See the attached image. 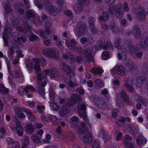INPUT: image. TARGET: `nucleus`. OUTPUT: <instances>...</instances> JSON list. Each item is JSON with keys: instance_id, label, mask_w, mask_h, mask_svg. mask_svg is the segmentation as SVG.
I'll return each mask as SVG.
<instances>
[{"instance_id": "4d7b16f0", "label": "nucleus", "mask_w": 148, "mask_h": 148, "mask_svg": "<svg viewBox=\"0 0 148 148\" xmlns=\"http://www.w3.org/2000/svg\"><path fill=\"white\" fill-rule=\"evenodd\" d=\"M122 135V133L121 132H119L116 138L117 140H119L121 139Z\"/></svg>"}, {"instance_id": "603ef678", "label": "nucleus", "mask_w": 148, "mask_h": 148, "mask_svg": "<svg viewBox=\"0 0 148 148\" xmlns=\"http://www.w3.org/2000/svg\"><path fill=\"white\" fill-rule=\"evenodd\" d=\"M41 119L43 121L45 124H47L48 121L47 120L46 118L44 116H42L41 117Z\"/></svg>"}, {"instance_id": "7ed1b4c3", "label": "nucleus", "mask_w": 148, "mask_h": 148, "mask_svg": "<svg viewBox=\"0 0 148 148\" xmlns=\"http://www.w3.org/2000/svg\"><path fill=\"white\" fill-rule=\"evenodd\" d=\"M105 39L101 38L97 43L96 48H94V46L91 45L87 46L83 51L82 56L84 57V59L88 62L91 61L92 55L96 51L95 49H98L101 47L103 48V46L105 45Z\"/></svg>"}, {"instance_id": "052dcab7", "label": "nucleus", "mask_w": 148, "mask_h": 148, "mask_svg": "<svg viewBox=\"0 0 148 148\" xmlns=\"http://www.w3.org/2000/svg\"><path fill=\"white\" fill-rule=\"evenodd\" d=\"M29 107L31 108H32L34 106V103L31 101H28L27 103Z\"/></svg>"}, {"instance_id": "e2e57ef3", "label": "nucleus", "mask_w": 148, "mask_h": 148, "mask_svg": "<svg viewBox=\"0 0 148 148\" xmlns=\"http://www.w3.org/2000/svg\"><path fill=\"white\" fill-rule=\"evenodd\" d=\"M86 107L84 105H81L80 107L78 108L79 110L80 109L81 110H84L85 109Z\"/></svg>"}, {"instance_id": "2eb2a0df", "label": "nucleus", "mask_w": 148, "mask_h": 148, "mask_svg": "<svg viewBox=\"0 0 148 148\" xmlns=\"http://www.w3.org/2000/svg\"><path fill=\"white\" fill-rule=\"evenodd\" d=\"M137 145L138 146H142L145 144L147 142L146 139L143 136H139L136 140Z\"/></svg>"}, {"instance_id": "bf43d9fd", "label": "nucleus", "mask_w": 148, "mask_h": 148, "mask_svg": "<svg viewBox=\"0 0 148 148\" xmlns=\"http://www.w3.org/2000/svg\"><path fill=\"white\" fill-rule=\"evenodd\" d=\"M65 14L68 16H70L72 14V12L70 10H67L65 12Z\"/></svg>"}, {"instance_id": "338daca9", "label": "nucleus", "mask_w": 148, "mask_h": 148, "mask_svg": "<svg viewBox=\"0 0 148 148\" xmlns=\"http://www.w3.org/2000/svg\"><path fill=\"white\" fill-rule=\"evenodd\" d=\"M82 58L80 57H77L76 58V62H79L81 61L82 60Z\"/></svg>"}, {"instance_id": "58836bf2", "label": "nucleus", "mask_w": 148, "mask_h": 148, "mask_svg": "<svg viewBox=\"0 0 148 148\" xmlns=\"http://www.w3.org/2000/svg\"><path fill=\"white\" fill-rule=\"evenodd\" d=\"M37 109L40 113H42L45 110V107L44 106L38 105L37 107Z\"/></svg>"}, {"instance_id": "dca6fc26", "label": "nucleus", "mask_w": 148, "mask_h": 148, "mask_svg": "<svg viewBox=\"0 0 148 148\" xmlns=\"http://www.w3.org/2000/svg\"><path fill=\"white\" fill-rule=\"evenodd\" d=\"M66 44L69 49L73 50H75V45L76 44V41L74 40H72L70 41L66 40Z\"/></svg>"}, {"instance_id": "f8f14e48", "label": "nucleus", "mask_w": 148, "mask_h": 148, "mask_svg": "<svg viewBox=\"0 0 148 148\" xmlns=\"http://www.w3.org/2000/svg\"><path fill=\"white\" fill-rule=\"evenodd\" d=\"M56 51H54L53 49H45L43 50V53L46 56L52 58H56L58 56V53H57Z\"/></svg>"}, {"instance_id": "a878e982", "label": "nucleus", "mask_w": 148, "mask_h": 148, "mask_svg": "<svg viewBox=\"0 0 148 148\" xmlns=\"http://www.w3.org/2000/svg\"><path fill=\"white\" fill-rule=\"evenodd\" d=\"M95 21V19L94 18H92L90 19L89 21V27L90 29L91 30V32H93V30L94 29V22Z\"/></svg>"}, {"instance_id": "69168bd1", "label": "nucleus", "mask_w": 148, "mask_h": 148, "mask_svg": "<svg viewBox=\"0 0 148 148\" xmlns=\"http://www.w3.org/2000/svg\"><path fill=\"white\" fill-rule=\"evenodd\" d=\"M56 132L58 134H61L62 132L61 128L60 127H58L56 129Z\"/></svg>"}, {"instance_id": "c85d7f7f", "label": "nucleus", "mask_w": 148, "mask_h": 148, "mask_svg": "<svg viewBox=\"0 0 148 148\" xmlns=\"http://www.w3.org/2000/svg\"><path fill=\"white\" fill-rule=\"evenodd\" d=\"M131 81L130 80L128 81L127 82V83L125 84V86L128 90H130L131 92H132L133 91V89L130 84H131Z\"/></svg>"}, {"instance_id": "49530a36", "label": "nucleus", "mask_w": 148, "mask_h": 148, "mask_svg": "<svg viewBox=\"0 0 148 148\" xmlns=\"http://www.w3.org/2000/svg\"><path fill=\"white\" fill-rule=\"evenodd\" d=\"M8 54L9 57L10 58H12V55L14 54V51L12 49H10L8 51Z\"/></svg>"}, {"instance_id": "0e129e2a", "label": "nucleus", "mask_w": 148, "mask_h": 148, "mask_svg": "<svg viewBox=\"0 0 148 148\" xmlns=\"http://www.w3.org/2000/svg\"><path fill=\"white\" fill-rule=\"evenodd\" d=\"M125 139L127 140H132V137L128 135H126L125 137Z\"/></svg>"}, {"instance_id": "393cba45", "label": "nucleus", "mask_w": 148, "mask_h": 148, "mask_svg": "<svg viewBox=\"0 0 148 148\" xmlns=\"http://www.w3.org/2000/svg\"><path fill=\"white\" fill-rule=\"evenodd\" d=\"M29 91H31L33 92L35 91V89L31 85H27L24 89V91L26 93H28Z\"/></svg>"}, {"instance_id": "9b49d317", "label": "nucleus", "mask_w": 148, "mask_h": 148, "mask_svg": "<svg viewBox=\"0 0 148 148\" xmlns=\"http://www.w3.org/2000/svg\"><path fill=\"white\" fill-rule=\"evenodd\" d=\"M89 2L90 0H78L79 4L74 6L75 12L77 13L79 12L81 10L82 6L88 5Z\"/></svg>"}, {"instance_id": "f704fd0d", "label": "nucleus", "mask_w": 148, "mask_h": 148, "mask_svg": "<svg viewBox=\"0 0 148 148\" xmlns=\"http://www.w3.org/2000/svg\"><path fill=\"white\" fill-rule=\"evenodd\" d=\"M32 139L35 143H38L40 142V138L37 137L36 135H33L32 137Z\"/></svg>"}, {"instance_id": "864d4df0", "label": "nucleus", "mask_w": 148, "mask_h": 148, "mask_svg": "<svg viewBox=\"0 0 148 148\" xmlns=\"http://www.w3.org/2000/svg\"><path fill=\"white\" fill-rule=\"evenodd\" d=\"M87 41V39L85 37H82L80 39V41L82 43H85Z\"/></svg>"}, {"instance_id": "f03ea898", "label": "nucleus", "mask_w": 148, "mask_h": 148, "mask_svg": "<svg viewBox=\"0 0 148 148\" xmlns=\"http://www.w3.org/2000/svg\"><path fill=\"white\" fill-rule=\"evenodd\" d=\"M81 99L80 97L75 94H73L71 95V99H67L65 103L60 108L56 103L50 102V108L53 110L59 109V114L60 116H63L68 113L71 108L75 103L77 100L79 101Z\"/></svg>"}, {"instance_id": "6ab92c4d", "label": "nucleus", "mask_w": 148, "mask_h": 148, "mask_svg": "<svg viewBox=\"0 0 148 148\" xmlns=\"http://www.w3.org/2000/svg\"><path fill=\"white\" fill-rule=\"evenodd\" d=\"M29 142L28 137L26 136H24L22 140V148H27L26 146L29 145Z\"/></svg>"}, {"instance_id": "39448f33", "label": "nucleus", "mask_w": 148, "mask_h": 148, "mask_svg": "<svg viewBox=\"0 0 148 148\" xmlns=\"http://www.w3.org/2000/svg\"><path fill=\"white\" fill-rule=\"evenodd\" d=\"M62 69L63 72L65 74H69L70 73H71V75H70V80L69 82V84L71 87H73L76 85V84L75 81H72V80L74 79V71L72 70L69 66L66 64L63 65L62 66Z\"/></svg>"}, {"instance_id": "5fc2aeb1", "label": "nucleus", "mask_w": 148, "mask_h": 148, "mask_svg": "<svg viewBox=\"0 0 148 148\" xmlns=\"http://www.w3.org/2000/svg\"><path fill=\"white\" fill-rule=\"evenodd\" d=\"M12 75L15 77H18V72L17 71H14L12 73Z\"/></svg>"}, {"instance_id": "f3484780", "label": "nucleus", "mask_w": 148, "mask_h": 148, "mask_svg": "<svg viewBox=\"0 0 148 148\" xmlns=\"http://www.w3.org/2000/svg\"><path fill=\"white\" fill-rule=\"evenodd\" d=\"M91 72L96 75H99L103 72V70L99 67H93L90 70Z\"/></svg>"}, {"instance_id": "9d476101", "label": "nucleus", "mask_w": 148, "mask_h": 148, "mask_svg": "<svg viewBox=\"0 0 148 148\" xmlns=\"http://www.w3.org/2000/svg\"><path fill=\"white\" fill-rule=\"evenodd\" d=\"M85 32V26L84 24L79 25L74 30L75 35L79 36L84 35Z\"/></svg>"}, {"instance_id": "cd10ccee", "label": "nucleus", "mask_w": 148, "mask_h": 148, "mask_svg": "<svg viewBox=\"0 0 148 148\" xmlns=\"http://www.w3.org/2000/svg\"><path fill=\"white\" fill-rule=\"evenodd\" d=\"M91 145L93 148H100V145L98 141L92 140Z\"/></svg>"}, {"instance_id": "5701e85b", "label": "nucleus", "mask_w": 148, "mask_h": 148, "mask_svg": "<svg viewBox=\"0 0 148 148\" xmlns=\"http://www.w3.org/2000/svg\"><path fill=\"white\" fill-rule=\"evenodd\" d=\"M63 57L64 58L66 59L68 61H69L71 63H73L75 62V60L72 55L69 54H66V55H63Z\"/></svg>"}, {"instance_id": "e433bc0d", "label": "nucleus", "mask_w": 148, "mask_h": 148, "mask_svg": "<svg viewBox=\"0 0 148 148\" xmlns=\"http://www.w3.org/2000/svg\"><path fill=\"white\" fill-rule=\"evenodd\" d=\"M108 14L107 12H103V16L102 17H100V19L101 20L106 21L108 19Z\"/></svg>"}, {"instance_id": "13d9d810", "label": "nucleus", "mask_w": 148, "mask_h": 148, "mask_svg": "<svg viewBox=\"0 0 148 148\" xmlns=\"http://www.w3.org/2000/svg\"><path fill=\"white\" fill-rule=\"evenodd\" d=\"M108 91L106 89H104L101 91V93L104 96H106L108 95Z\"/></svg>"}, {"instance_id": "6e6d98bb", "label": "nucleus", "mask_w": 148, "mask_h": 148, "mask_svg": "<svg viewBox=\"0 0 148 148\" xmlns=\"http://www.w3.org/2000/svg\"><path fill=\"white\" fill-rule=\"evenodd\" d=\"M77 92H79L80 94H82L84 93V90L82 88H78L77 89Z\"/></svg>"}, {"instance_id": "c03bdc74", "label": "nucleus", "mask_w": 148, "mask_h": 148, "mask_svg": "<svg viewBox=\"0 0 148 148\" xmlns=\"http://www.w3.org/2000/svg\"><path fill=\"white\" fill-rule=\"evenodd\" d=\"M49 119L50 120L53 122H56L57 120L56 117L53 115L50 116Z\"/></svg>"}, {"instance_id": "37998d69", "label": "nucleus", "mask_w": 148, "mask_h": 148, "mask_svg": "<svg viewBox=\"0 0 148 148\" xmlns=\"http://www.w3.org/2000/svg\"><path fill=\"white\" fill-rule=\"evenodd\" d=\"M121 55L120 53L118 54L117 57L119 60L122 59H124L126 58L125 54V53H123L122 54H121Z\"/></svg>"}, {"instance_id": "de8ad7c7", "label": "nucleus", "mask_w": 148, "mask_h": 148, "mask_svg": "<svg viewBox=\"0 0 148 148\" xmlns=\"http://www.w3.org/2000/svg\"><path fill=\"white\" fill-rule=\"evenodd\" d=\"M121 96L122 98H123L124 100H125V101L126 102H128V100L127 99V98H128L127 97L126 95L124 92L122 93Z\"/></svg>"}, {"instance_id": "ea45409f", "label": "nucleus", "mask_w": 148, "mask_h": 148, "mask_svg": "<svg viewBox=\"0 0 148 148\" xmlns=\"http://www.w3.org/2000/svg\"><path fill=\"white\" fill-rule=\"evenodd\" d=\"M6 143L8 145H10L14 143V140L12 138L8 137L6 139Z\"/></svg>"}, {"instance_id": "79ce46f5", "label": "nucleus", "mask_w": 148, "mask_h": 148, "mask_svg": "<svg viewBox=\"0 0 148 148\" xmlns=\"http://www.w3.org/2000/svg\"><path fill=\"white\" fill-rule=\"evenodd\" d=\"M16 115H18L20 118H24L25 117V115L22 113L21 111L19 110H18V111H17Z\"/></svg>"}, {"instance_id": "3c124183", "label": "nucleus", "mask_w": 148, "mask_h": 148, "mask_svg": "<svg viewBox=\"0 0 148 148\" xmlns=\"http://www.w3.org/2000/svg\"><path fill=\"white\" fill-rule=\"evenodd\" d=\"M37 38L36 36L34 35H32L30 36L29 39L31 41H33L36 40Z\"/></svg>"}, {"instance_id": "6e6552de", "label": "nucleus", "mask_w": 148, "mask_h": 148, "mask_svg": "<svg viewBox=\"0 0 148 148\" xmlns=\"http://www.w3.org/2000/svg\"><path fill=\"white\" fill-rule=\"evenodd\" d=\"M123 9L125 11H128L129 8L127 3H125L123 7L121 4H119L116 8L115 14L117 17L119 18L123 16V13L122 12Z\"/></svg>"}, {"instance_id": "a19ab883", "label": "nucleus", "mask_w": 148, "mask_h": 148, "mask_svg": "<svg viewBox=\"0 0 148 148\" xmlns=\"http://www.w3.org/2000/svg\"><path fill=\"white\" fill-rule=\"evenodd\" d=\"M124 144L127 148H133L134 147V145L131 143L125 142Z\"/></svg>"}, {"instance_id": "8fccbe9b", "label": "nucleus", "mask_w": 148, "mask_h": 148, "mask_svg": "<svg viewBox=\"0 0 148 148\" xmlns=\"http://www.w3.org/2000/svg\"><path fill=\"white\" fill-rule=\"evenodd\" d=\"M34 15L33 11L29 10L27 12V16L28 17L33 16Z\"/></svg>"}, {"instance_id": "20e7f679", "label": "nucleus", "mask_w": 148, "mask_h": 148, "mask_svg": "<svg viewBox=\"0 0 148 148\" xmlns=\"http://www.w3.org/2000/svg\"><path fill=\"white\" fill-rule=\"evenodd\" d=\"M52 30H51V29L49 28H48L46 30L45 34L44 35L46 37L45 40H44V42L45 45L48 46L50 43V41L48 40L49 38H50V37L51 38H53L54 40L58 42L56 43V45L58 46H62L64 43L63 41H61V42L60 41V40L59 38V37H58L57 36L53 35ZM44 34H42L40 35V37L41 38H44L45 36Z\"/></svg>"}, {"instance_id": "aec40b11", "label": "nucleus", "mask_w": 148, "mask_h": 148, "mask_svg": "<svg viewBox=\"0 0 148 148\" xmlns=\"http://www.w3.org/2000/svg\"><path fill=\"white\" fill-rule=\"evenodd\" d=\"M25 131L29 134L33 133L34 130V127L31 124L26 125L25 127Z\"/></svg>"}, {"instance_id": "09e8293b", "label": "nucleus", "mask_w": 148, "mask_h": 148, "mask_svg": "<svg viewBox=\"0 0 148 148\" xmlns=\"http://www.w3.org/2000/svg\"><path fill=\"white\" fill-rule=\"evenodd\" d=\"M113 86L114 87H117L119 84V82L118 80L115 79L113 82Z\"/></svg>"}, {"instance_id": "7c9ffc66", "label": "nucleus", "mask_w": 148, "mask_h": 148, "mask_svg": "<svg viewBox=\"0 0 148 148\" xmlns=\"http://www.w3.org/2000/svg\"><path fill=\"white\" fill-rule=\"evenodd\" d=\"M145 12L142 9L141 12H139L137 15V16H138L140 19L144 18L145 17Z\"/></svg>"}, {"instance_id": "412c9836", "label": "nucleus", "mask_w": 148, "mask_h": 148, "mask_svg": "<svg viewBox=\"0 0 148 148\" xmlns=\"http://www.w3.org/2000/svg\"><path fill=\"white\" fill-rule=\"evenodd\" d=\"M129 122L130 121V119L128 117H123L121 118L120 120H119L117 122V125L119 126H121L124 123L125 121Z\"/></svg>"}, {"instance_id": "a18cd8bd", "label": "nucleus", "mask_w": 148, "mask_h": 148, "mask_svg": "<svg viewBox=\"0 0 148 148\" xmlns=\"http://www.w3.org/2000/svg\"><path fill=\"white\" fill-rule=\"evenodd\" d=\"M51 138V136L49 134H47L45 136V138L44 140V141L46 143L49 142V140Z\"/></svg>"}, {"instance_id": "774afa93", "label": "nucleus", "mask_w": 148, "mask_h": 148, "mask_svg": "<svg viewBox=\"0 0 148 148\" xmlns=\"http://www.w3.org/2000/svg\"><path fill=\"white\" fill-rule=\"evenodd\" d=\"M49 96L51 100H53L54 99V93H50Z\"/></svg>"}, {"instance_id": "c9c22d12", "label": "nucleus", "mask_w": 148, "mask_h": 148, "mask_svg": "<svg viewBox=\"0 0 148 148\" xmlns=\"http://www.w3.org/2000/svg\"><path fill=\"white\" fill-rule=\"evenodd\" d=\"M20 144L17 141L15 142L12 146L11 147H9L8 148H20Z\"/></svg>"}, {"instance_id": "72a5a7b5", "label": "nucleus", "mask_w": 148, "mask_h": 148, "mask_svg": "<svg viewBox=\"0 0 148 148\" xmlns=\"http://www.w3.org/2000/svg\"><path fill=\"white\" fill-rule=\"evenodd\" d=\"M95 83L99 87H101L104 86V84L102 81L99 79H97L95 81Z\"/></svg>"}, {"instance_id": "4c0bfd02", "label": "nucleus", "mask_w": 148, "mask_h": 148, "mask_svg": "<svg viewBox=\"0 0 148 148\" xmlns=\"http://www.w3.org/2000/svg\"><path fill=\"white\" fill-rule=\"evenodd\" d=\"M43 21V19L40 17L38 18L37 19H36L34 21V23L35 25H41V23Z\"/></svg>"}, {"instance_id": "b1692460", "label": "nucleus", "mask_w": 148, "mask_h": 148, "mask_svg": "<svg viewBox=\"0 0 148 148\" xmlns=\"http://www.w3.org/2000/svg\"><path fill=\"white\" fill-rule=\"evenodd\" d=\"M102 59L103 60H106L109 58L110 54L108 51H106L103 52L101 54Z\"/></svg>"}, {"instance_id": "2f4dec72", "label": "nucleus", "mask_w": 148, "mask_h": 148, "mask_svg": "<svg viewBox=\"0 0 148 148\" xmlns=\"http://www.w3.org/2000/svg\"><path fill=\"white\" fill-rule=\"evenodd\" d=\"M103 49H111L112 48L113 46L111 42L108 41L106 43L105 46H103Z\"/></svg>"}, {"instance_id": "4468645a", "label": "nucleus", "mask_w": 148, "mask_h": 148, "mask_svg": "<svg viewBox=\"0 0 148 148\" xmlns=\"http://www.w3.org/2000/svg\"><path fill=\"white\" fill-rule=\"evenodd\" d=\"M14 129L19 136H23L24 129L21 126L20 123H19L16 124Z\"/></svg>"}, {"instance_id": "ddd939ff", "label": "nucleus", "mask_w": 148, "mask_h": 148, "mask_svg": "<svg viewBox=\"0 0 148 148\" xmlns=\"http://www.w3.org/2000/svg\"><path fill=\"white\" fill-rule=\"evenodd\" d=\"M14 129L19 136H23L24 129L21 126L20 123H19L16 124Z\"/></svg>"}, {"instance_id": "c756f323", "label": "nucleus", "mask_w": 148, "mask_h": 148, "mask_svg": "<svg viewBox=\"0 0 148 148\" xmlns=\"http://www.w3.org/2000/svg\"><path fill=\"white\" fill-rule=\"evenodd\" d=\"M24 111L26 113L28 118L32 120V118L33 117V115L31 112L28 109L24 110Z\"/></svg>"}, {"instance_id": "473e14b6", "label": "nucleus", "mask_w": 148, "mask_h": 148, "mask_svg": "<svg viewBox=\"0 0 148 148\" xmlns=\"http://www.w3.org/2000/svg\"><path fill=\"white\" fill-rule=\"evenodd\" d=\"M133 33L136 37H138L140 35V31L138 28H134L133 29Z\"/></svg>"}, {"instance_id": "0eeeda50", "label": "nucleus", "mask_w": 148, "mask_h": 148, "mask_svg": "<svg viewBox=\"0 0 148 148\" xmlns=\"http://www.w3.org/2000/svg\"><path fill=\"white\" fill-rule=\"evenodd\" d=\"M70 123L71 124V127L76 130L77 132V130H81L83 129H86V125L84 123H82L81 124V126L80 127H78L77 126V125L79 123L78 118L76 116H74L71 118Z\"/></svg>"}, {"instance_id": "a211bd4d", "label": "nucleus", "mask_w": 148, "mask_h": 148, "mask_svg": "<svg viewBox=\"0 0 148 148\" xmlns=\"http://www.w3.org/2000/svg\"><path fill=\"white\" fill-rule=\"evenodd\" d=\"M11 31L10 29H7V30H5L4 32L3 39L4 42L6 44L8 42L9 39V37L8 36V32H7L8 31L9 32L8 33V35L9 36H10V34H11L10 33V32L11 33Z\"/></svg>"}, {"instance_id": "423d86ee", "label": "nucleus", "mask_w": 148, "mask_h": 148, "mask_svg": "<svg viewBox=\"0 0 148 148\" xmlns=\"http://www.w3.org/2000/svg\"><path fill=\"white\" fill-rule=\"evenodd\" d=\"M86 129H83L81 130H77V133L79 134L81 138H83V140L87 143H91L92 140V137L91 134L87 133L88 128L87 126H86Z\"/></svg>"}, {"instance_id": "1a4fd4ad", "label": "nucleus", "mask_w": 148, "mask_h": 148, "mask_svg": "<svg viewBox=\"0 0 148 148\" xmlns=\"http://www.w3.org/2000/svg\"><path fill=\"white\" fill-rule=\"evenodd\" d=\"M111 72L114 76L115 78L116 77L114 75L115 73H117L120 75H123L125 74V69L122 65H115L114 68L111 70Z\"/></svg>"}, {"instance_id": "4be33fe9", "label": "nucleus", "mask_w": 148, "mask_h": 148, "mask_svg": "<svg viewBox=\"0 0 148 148\" xmlns=\"http://www.w3.org/2000/svg\"><path fill=\"white\" fill-rule=\"evenodd\" d=\"M48 11H49L50 13L52 16H56L57 14V9L55 7L50 6Z\"/></svg>"}, {"instance_id": "f257e3e1", "label": "nucleus", "mask_w": 148, "mask_h": 148, "mask_svg": "<svg viewBox=\"0 0 148 148\" xmlns=\"http://www.w3.org/2000/svg\"><path fill=\"white\" fill-rule=\"evenodd\" d=\"M41 62L43 63L46 62V61L44 59H41L40 60L37 58L33 59L32 60L29 66L30 68H34L36 71L37 75V81L39 85L41 84L42 87H45L47 84L46 78L47 76L50 77L51 79L56 77L57 74L58 73V71H57L55 68L53 69L52 70H48L45 71L43 72V77H42V74L40 71L39 63Z\"/></svg>"}, {"instance_id": "680f3d73", "label": "nucleus", "mask_w": 148, "mask_h": 148, "mask_svg": "<svg viewBox=\"0 0 148 148\" xmlns=\"http://www.w3.org/2000/svg\"><path fill=\"white\" fill-rule=\"evenodd\" d=\"M88 86V87L91 88L93 85L92 82L91 81H89L87 82Z\"/></svg>"}, {"instance_id": "bb28decb", "label": "nucleus", "mask_w": 148, "mask_h": 148, "mask_svg": "<svg viewBox=\"0 0 148 148\" xmlns=\"http://www.w3.org/2000/svg\"><path fill=\"white\" fill-rule=\"evenodd\" d=\"M0 92L2 94H5L8 92L7 89L2 84H0Z\"/></svg>"}]
</instances>
